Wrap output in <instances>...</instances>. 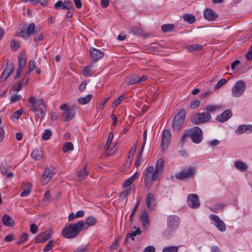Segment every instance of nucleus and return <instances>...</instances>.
I'll list each match as a JSON object with an SVG mask.
<instances>
[{
	"label": "nucleus",
	"instance_id": "1",
	"mask_svg": "<svg viewBox=\"0 0 252 252\" xmlns=\"http://www.w3.org/2000/svg\"><path fill=\"white\" fill-rule=\"evenodd\" d=\"M84 229H87V227L83 220L77 223L68 225L63 228L62 231V235L66 239H73L76 237Z\"/></svg>",
	"mask_w": 252,
	"mask_h": 252
},
{
	"label": "nucleus",
	"instance_id": "2",
	"mask_svg": "<svg viewBox=\"0 0 252 252\" xmlns=\"http://www.w3.org/2000/svg\"><path fill=\"white\" fill-rule=\"evenodd\" d=\"M29 102L31 104L30 110L34 113L35 116L40 119V121L46 115V107L43 99L35 100V97L31 95L29 98Z\"/></svg>",
	"mask_w": 252,
	"mask_h": 252
},
{
	"label": "nucleus",
	"instance_id": "3",
	"mask_svg": "<svg viewBox=\"0 0 252 252\" xmlns=\"http://www.w3.org/2000/svg\"><path fill=\"white\" fill-rule=\"evenodd\" d=\"M159 175L156 172L154 167L149 166L144 171L143 174L144 183L145 188L149 190L151 186L152 181L156 180Z\"/></svg>",
	"mask_w": 252,
	"mask_h": 252
},
{
	"label": "nucleus",
	"instance_id": "4",
	"mask_svg": "<svg viewBox=\"0 0 252 252\" xmlns=\"http://www.w3.org/2000/svg\"><path fill=\"white\" fill-rule=\"evenodd\" d=\"M186 110L182 108L175 116L172 125V128L175 131H179L182 128L186 117Z\"/></svg>",
	"mask_w": 252,
	"mask_h": 252
},
{
	"label": "nucleus",
	"instance_id": "5",
	"mask_svg": "<svg viewBox=\"0 0 252 252\" xmlns=\"http://www.w3.org/2000/svg\"><path fill=\"white\" fill-rule=\"evenodd\" d=\"M211 118L210 113L206 111L194 114L191 117V121L194 125H199L209 122Z\"/></svg>",
	"mask_w": 252,
	"mask_h": 252
},
{
	"label": "nucleus",
	"instance_id": "6",
	"mask_svg": "<svg viewBox=\"0 0 252 252\" xmlns=\"http://www.w3.org/2000/svg\"><path fill=\"white\" fill-rule=\"evenodd\" d=\"M189 137L192 141L195 144H199L203 140V132L202 129L198 127L194 126L187 129Z\"/></svg>",
	"mask_w": 252,
	"mask_h": 252
},
{
	"label": "nucleus",
	"instance_id": "7",
	"mask_svg": "<svg viewBox=\"0 0 252 252\" xmlns=\"http://www.w3.org/2000/svg\"><path fill=\"white\" fill-rule=\"evenodd\" d=\"M246 89L245 82L243 80L237 81L231 89V95L233 97H239L244 93Z\"/></svg>",
	"mask_w": 252,
	"mask_h": 252
},
{
	"label": "nucleus",
	"instance_id": "8",
	"mask_svg": "<svg viewBox=\"0 0 252 252\" xmlns=\"http://www.w3.org/2000/svg\"><path fill=\"white\" fill-rule=\"evenodd\" d=\"M195 170L194 167H189L188 168L184 169L180 172L175 174V177L178 180L189 178L193 176Z\"/></svg>",
	"mask_w": 252,
	"mask_h": 252
},
{
	"label": "nucleus",
	"instance_id": "9",
	"mask_svg": "<svg viewBox=\"0 0 252 252\" xmlns=\"http://www.w3.org/2000/svg\"><path fill=\"white\" fill-rule=\"evenodd\" d=\"M209 218L211 220L213 221V223L219 231L221 232L225 231V224L217 215L211 214L209 215Z\"/></svg>",
	"mask_w": 252,
	"mask_h": 252
},
{
	"label": "nucleus",
	"instance_id": "10",
	"mask_svg": "<svg viewBox=\"0 0 252 252\" xmlns=\"http://www.w3.org/2000/svg\"><path fill=\"white\" fill-rule=\"evenodd\" d=\"M6 66L0 76V81L1 82L5 81L10 75L13 72L15 69V65L14 63H11L8 64V60H6Z\"/></svg>",
	"mask_w": 252,
	"mask_h": 252
},
{
	"label": "nucleus",
	"instance_id": "11",
	"mask_svg": "<svg viewBox=\"0 0 252 252\" xmlns=\"http://www.w3.org/2000/svg\"><path fill=\"white\" fill-rule=\"evenodd\" d=\"M35 32H36V31L35 30V25L33 23H32L28 26L26 32L23 30L20 31L19 36L27 40L32 34Z\"/></svg>",
	"mask_w": 252,
	"mask_h": 252
},
{
	"label": "nucleus",
	"instance_id": "12",
	"mask_svg": "<svg viewBox=\"0 0 252 252\" xmlns=\"http://www.w3.org/2000/svg\"><path fill=\"white\" fill-rule=\"evenodd\" d=\"M55 173L54 167H51L46 168L43 173V178L41 180V184L43 185L47 184L51 179L52 177Z\"/></svg>",
	"mask_w": 252,
	"mask_h": 252
},
{
	"label": "nucleus",
	"instance_id": "13",
	"mask_svg": "<svg viewBox=\"0 0 252 252\" xmlns=\"http://www.w3.org/2000/svg\"><path fill=\"white\" fill-rule=\"evenodd\" d=\"M180 223V219L179 217L175 215H171L168 216L167 218V226L172 229L176 230Z\"/></svg>",
	"mask_w": 252,
	"mask_h": 252
},
{
	"label": "nucleus",
	"instance_id": "14",
	"mask_svg": "<svg viewBox=\"0 0 252 252\" xmlns=\"http://www.w3.org/2000/svg\"><path fill=\"white\" fill-rule=\"evenodd\" d=\"M187 202L191 208H197L200 206L198 196L195 194H190L188 195Z\"/></svg>",
	"mask_w": 252,
	"mask_h": 252
},
{
	"label": "nucleus",
	"instance_id": "15",
	"mask_svg": "<svg viewBox=\"0 0 252 252\" xmlns=\"http://www.w3.org/2000/svg\"><path fill=\"white\" fill-rule=\"evenodd\" d=\"M171 137V133L169 130L165 129L162 136L161 148L164 150L169 144Z\"/></svg>",
	"mask_w": 252,
	"mask_h": 252
},
{
	"label": "nucleus",
	"instance_id": "16",
	"mask_svg": "<svg viewBox=\"0 0 252 252\" xmlns=\"http://www.w3.org/2000/svg\"><path fill=\"white\" fill-rule=\"evenodd\" d=\"M251 132H252V125H240L235 130V133L237 135H240L243 133L249 134Z\"/></svg>",
	"mask_w": 252,
	"mask_h": 252
},
{
	"label": "nucleus",
	"instance_id": "17",
	"mask_svg": "<svg viewBox=\"0 0 252 252\" xmlns=\"http://www.w3.org/2000/svg\"><path fill=\"white\" fill-rule=\"evenodd\" d=\"M147 208L149 210L153 211L156 207V202L155 196L153 193H148L146 200Z\"/></svg>",
	"mask_w": 252,
	"mask_h": 252
},
{
	"label": "nucleus",
	"instance_id": "18",
	"mask_svg": "<svg viewBox=\"0 0 252 252\" xmlns=\"http://www.w3.org/2000/svg\"><path fill=\"white\" fill-rule=\"evenodd\" d=\"M232 115L231 111L229 109H227L224 111L221 114L218 115L216 118V120L219 122L223 123L230 119Z\"/></svg>",
	"mask_w": 252,
	"mask_h": 252
},
{
	"label": "nucleus",
	"instance_id": "19",
	"mask_svg": "<svg viewBox=\"0 0 252 252\" xmlns=\"http://www.w3.org/2000/svg\"><path fill=\"white\" fill-rule=\"evenodd\" d=\"M1 221L3 224L8 227H13L15 226V221L12 217L4 214L1 218Z\"/></svg>",
	"mask_w": 252,
	"mask_h": 252
},
{
	"label": "nucleus",
	"instance_id": "20",
	"mask_svg": "<svg viewBox=\"0 0 252 252\" xmlns=\"http://www.w3.org/2000/svg\"><path fill=\"white\" fill-rule=\"evenodd\" d=\"M90 54L94 62H97L104 56V53L100 50L94 48L90 49Z\"/></svg>",
	"mask_w": 252,
	"mask_h": 252
},
{
	"label": "nucleus",
	"instance_id": "21",
	"mask_svg": "<svg viewBox=\"0 0 252 252\" xmlns=\"http://www.w3.org/2000/svg\"><path fill=\"white\" fill-rule=\"evenodd\" d=\"M204 18L209 21H213L217 18L218 16L210 8H206L203 12Z\"/></svg>",
	"mask_w": 252,
	"mask_h": 252
},
{
	"label": "nucleus",
	"instance_id": "22",
	"mask_svg": "<svg viewBox=\"0 0 252 252\" xmlns=\"http://www.w3.org/2000/svg\"><path fill=\"white\" fill-rule=\"evenodd\" d=\"M235 167L240 172H246L247 171L249 166L244 161L240 160H236L234 161Z\"/></svg>",
	"mask_w": 252,
	"mask_h": 252
},
{
	"label": "nucleus",
	"instance_id": "23",
	"mask_svg": "<svg viewBox=\"0 0 252 252\" xmlns=\"http://www.w3.org/2000/svg\"><path fill=\"white\" fill-rule=\"evenodd\" d=\"M10 167L6 164H2L1 165L0 170L3 175H5L7 178H11L13 177V174L9 172Z\"/></svg>",
	"mask_w": 252,
	"mask_h": 252
},
{
	"label": "nucleus",
	"instance_id": "24",
	"mask_svg": "<svg viewBox=\"0 0 252 252\" xmlns=\"http://www.w3.org/2000/svg\"><path fill=\"white\" fill-rule=\"evenodd\" d=\"M51 237V235L49 232H43L42 233L39 234L36 238L37 243H43L46 241L49 238Z\"/></svg>",
	"mask_w": 252,
	"mask_h": 252
},
{
	"label": "nucleus",
	"instance_id": "25",
	"mask_svg": "<svg viewBox=\"0 0 252 252\" xmlns=\"http://www.w3.org/2000/svg\"><path fill=\"white\" fill-rule=\"evenodd\" d=\"M75 116V112L71 111L68 108H66L63 113V121H68L71 120Z\"/></svg>",
	"mask_w": 252,
	"mask_h": 252
},
{
	"label": "nucleus",
	"instance_id": "26",
	"mask_svg": "<svg viewBox=\"0 0 252 252\" xmlns=\"http://www.w3.org/2000/svg\"><path fill=\"white\" fill-rule=\"evenodd\" d=\"M140 220L144 227L149 225V216L146 210L142 211L140 216Z\"/></svg>",
	"mask_w": 252,
	"mask_h": 252
},
{
	"label": "nucleus",
	"instance_id": "27",
	"mask_svg": "<svg viewBox=\"0 0 252 252\" xmlns=\"http://www.w3.org/2000/svg\"><path fill=\"white\" fill-rule=\"evenodd\" d=\"M32 158L36 160H39L42 158V151L40 149H36L33 150L31 153Z\"/></svg>",
	"mask_w": 252,
	"mask_h": 252
},
{
	"label": "nucleus",
	"instance_id": "28",
	"mask_svg": "<svg viewBox=\"0 0 252 252\" xmlns=\"http://www.w3.org/2000/svg\"><path fill=\"white\" fill-rule=\"evenodd\" d=\"M126 81L128 85H133L139 83L138 76L136 74H133L129 77H127L126 79Z\"/></svg>",
	"mask_w": 252,
	"mask_h": 252
},
{
	"label": "nucleus",
	"instance_id": "29",
	"mask_svg": "<svg viewBox=\"0 0 252 252\" xmlns=\"http://www.w3.org/2000/svg\"><path fill=\"white\" fill-rule=\"evenodd\" d=\"M221 109V106L219 105L210 104L207 105L204 109L206 111V112H208L210 113L211 112H216Z\"/></svg>",
	"mask_w": 252,
	"mask_h": 252
},
{
	"label": "nucleus",
	"instance_id": "30",
	"mask_svg": "<svg viewBox=\"0 0 252 252\" xmlns=\"http://www.w3.org/2000/svg\"><path fill=\"white\" fill-rule=\"evenodd\" d=\"M128 32L134 35L142 36L143 35L142 30L138 27H130L128 29Z\"/></svg>",
	"mask_w": 252,
	"mask_h": 252
},
{
	"label": "nucleus",
	"instance_id": "31",
	"mask_svg": "<svg viewBox=\"0 0 252 252\" xmlns=\"http://www.w3.org/2000/svg\"><path fill=\"white\" fill-rule=\"evenodd\" d=\"M87 174L88 172L86 170L85 166L84 168L82 169L76 173V175L75 178L77 180H81L84 179L87 175Z\"/></svg>",
	"mask_w": 252,
	"mask_h": 252
},
{
	"label": "nucleus",
	"instance_id": "32",
	"mask_svg": "<svg viewBox=\"0 0 252 252\" xmlns=\"http://www.w3.org/2000/svg\"><path fill=\"white\" fill-rule=\"evenodd\" d=\"M92 95L89 94L84 97H81L78 99V102L82 105H85L89 103L91 100Z\"/></svg>",
	"mask_w": 252,
	"mask_h": 252
},
{
	"label": "nucleus",
	"instance_id": "33",
	"mask_svg": "<svg viewBox=\"0 0 252 252\" xmlns=\"http://www.w3.org/2000/svg\"><path fill=\"white\" fill-rule=\"evenodd\" d=\"M164 165V160L162 158H159L157 162L156 165V168L155 170L157 173H158L159 175H160L162 168Z\"/></svg>",
	"mask_w": 252,
	"mask_h": 252
},
{
	"label": "nucleus",
	"instance_id": "34",
	"mask_svg": "<svg viewBox=\"0 0 252 252\" xmlns=\"http://www.w3.org/2000/svg\"><path fill=\"white\" fill-rule=\"evenodd\" d=\"M183 20L189 24L194 23L195 21V17L191 14H185L183 16Z\"/></svg>",
	"mask_w": 252,
	"mask_h": 252
},
{
	"label": "nucleus",
	"instance_id": "35",
	"mask_svg": "<svg viewBox=\"0 0 252 252\" xmlns=\"http://www.w3.org/2000/svg\"><path fill=\"white\" fill-rule=\"evenodd\" d=\"M175 230L167 226V229L163 232V235L165 238L169 239L173 236Z\"/></svg>",
	"mask_w": 252,
	"mask_h": 252
},
{
	"label": "nucleus",
	"instance_id": "36",
	"mask_svg": "<svg viewBox=\"0 0 252 252\" xmlns=\"http://www.w3.org/2000/svg\"><path fill=\"white\" fill-rule=\"evenodd\" d=\"M137 178L136 174H134L131 177H130L128 179L126 180L124 183H123V186L124 187H128Z\"/></svg>",
	"mask_w": 252,
	"mask_h": 252
},
{
	"label": "nucleus",
	"instance_id": "37",
	"mask_svg": "<svg viewBox=\"0 0 252 252\" xmlns=\"http://www.w3.org/2000/svg\"><path fill=\"white\" fill-rule=\"evenodd\" d=\"M203 46L199 44H192L188 47V50L189 51H195L200 50Z\"/></svg>",
	"mask_w": 252,
	"mask_h": 252
},
{
	"label": "nucleus",
	"instance_id": "38",
	"mask_svg": "<svg viewBox=\"0 0 252 252\" xmlns=\"http://www.w3.org/2000/svg\"><path fill=\"white\" fill-rule=\"evenodd\" d=\"M96 219L92 217H88L86 220V224L87 225V227L90 226L94 225L96 223Z\"/></svg>",
	"mask_w": 252,
	"mask_h": 252
},
{
	"label": "nucleus",
	"instance_id": "39",
	"mask_svg": "<svg viewBox=\"0 0 252 252\" xmlns=\"http://www.w3.org/2000/svg\"><path fill=\"white\" fill-rule=\"evenodd\" d=\"M174 26L173 24H165L161 26V30L163 32H169L173 30Z\"/></svg>",
	"mask_w": 252,
	"mask_h": 252
},
{
	"label": "nucleus",
	"instance_id": "40",
	"mask_svg": "<svg viewBox=\"0 0 252 252\" xmlns=\"http://www.w3.org/2000/svg\"><path fill=\"white\" fill-rule=\"evenodd\" d=\"M52 135V131L49 129H46L44 130L42 136V140H48L51 136Z\"/></svg>",
	"mask_w": 252,
	"mask_h": 252
},
{
	"label": "nucleus",
	"instance_id": "41",
	"mask_svg": "<svg viewBox=\"0 0 252 252\" xmlns=\"http://www.w3.org/2000/svg\"><path fill=\"white\" fill-rule=\"evenodd\" d=\"M28 238V234L27 233H23L18 239L16 242L17 245H20L24 243Z\"/></svg>",
	"mask_w": 252,
	"mask_h": 252
},
{
	"label": "nucleus",
	"instance_id": "42",
	"mask_svg": "<svg viewBox=\"0 0 252 252\" xmlns=\"http://www.w3.org/2000/svg\"><path fill=\"white\" fill-rule=\"evenodd\" d=\"M178 247L177 246L166 247L162 249V252H177Z\"/></svg>",
	"mask_w": 252,
	"mask_h": 252
},
{
	"label": "nucleus",
	"instance_id": "43",
	"mask_svg": "<svg viewBox=\"0 0 252 252\" xmlns=\"http://www.w3.org/2000/svg\"><path fill=\"white\" fill-rule=\"evenodd\" d=\"M188 137H189V134L187 130L184 132L179 143V144L181 147H183L185 143L187 141V138Z\"/></svg>",
	"mask_w": 252,
	"mask_h": 252
},
{
	"label": "nucleus",
	"instance_id": "44",
	"mask_svg": "<svg viewBox=\"0 0 252 252\" xmlns=\"http://www.w3.org/2000/svg\"><path fill=\"white\" fill-rule=\"evenodd\" d=\"M23 54L21 53L18 57V68L23 69L26 64L25 59L23 60Z\"/></svg>",
	"mask_w": 252,
	"mask_h": 252
},
{
	"label": "nucleus",
	"instance_id": "45",
	"mask_svg": "<svg viewBox=\"0 0 252 252\" xmlns=\"http://www.w3.org/2000/svg\"><path fill=\"white\" fill-rule=\"evenodd\" d=\"M136 148H137V145L135 144L131 148V150L129 152L128 159H129L130 162L132 160L133 156L136 152Z\"/></svg>",
	"mask_w": 252,
	"mask_h": 252
},
{
	"label": "nucleus",
	"instance_id": "46",
	"mask_svg": "<svg viewBox=\"0 0 252 252\" xmlns=\"http://www.w3.org/2000/svg\"><path fill=\"white\" fill-rule=\"evenodd\" d=\"M73 150V145L71 142H66L64 146L63 151L66 153L69 151H72Z\"/></svg>",
	"mask_w": 252,
	"mask_h": 252
},
{
	"label": "nucleus",
	"instance_id": "47",
	"mask_svg": "<svg viewBox=\"0 0 252 252\" xmlns=\"http://www.w3.org/2000/svg\"><path fill=\"white\" fill-rule=\"evenodd\" d=\"M10 47L12 50L16 51L17 50L19 47H20V44L18 42L16 41L15 40H12L10 43Z\"/></svg>",
	"mask_w": 252,
	"mask_h": 252
},
{
	"label": "nucleus",
	"instance_id": "48",
	"mask_svg": "<svg viewBox=\"0 0 252 252\" xmlns=\"http://www.w3.org/2000/svg\"><path fill=\"white\" fill-rule=\"evenodd\" d=\"M142 152H143V149H141L137 159L135 162V166L136 167H138L142 162L143 159H142Z\"/></svg>",
	"mask_w": 252,
	"mask_h": 252
},
{
	"label": "nucleus",
	"instance_id": "49",
	"mask_svg": "<svg viewBox=\"0 0 252 252\" xmlns=\"http://www.w3.org/2000/svg\"><path fill=\"white\" fill-rule=\"evenodd\" d=\"M55 242L53 240L50 241L47 245L45 246V247L44 248L43 251L44 252H47L49 251L54 246Z\"/></svg>",
	"mask_w": 252,
	"mask_h": 252
},
{
	"label": "nucleus",
	"instance_id": "50",
	"mask_svg": "<svg viewBox=\"0 0 252 252\" xmlns=\"http://www.w3.org/2000/svg\"><path fill=\"white\" fill-rule=\"evenodd\" d=\"M64 2L62 0H58L54 5L55 8L57 9H64Z\"/></svg>",
	"mask_w": 252,
	"mask_h": 252
},
{
	"label": "nucleus",
	"instance_id": "51",
	"mask_svg": "<svg viewBox=\"0 0 252 252\" xmlns=\"http://www.w3.org/2000/svg\"><path fill=\"white\" fill-rule=\"evenodd\" d=\"M113 138V133L112 132H110L109 134L108 137V139H107V143H106L105 147V149H106L107 150L109 149L110 145V144L112 142Z\"/></svg>",
	"mask_w": 252,
	"mask_h": 252
},
{
	"label": "nucleus",
	"instance_id": "52",
	"mask_svg": "<svg viewBox=\"0 0 252 252\" xmlns=\"http://www.w3.org/2000/svg\"><path fill=\"white\" fill-rule=\"evenodd\" d=\"M227 82L225 79L220 80L214 87V90H217L226 83Z\"/></svg>",
	"mask_w": 252,
	"mask_h": 252
},
{
	"label": "nucleus",
	"instance_id": "53",
	"mask_svg": "<svg viewBox=\"0 0 252 252\" xmlns=\"http://www.w3.org/2000/svg\"><path fill=\"white\" fill-rule=\"evenodd\" d=\"M29 71L31 72L36 67V63L34 61L31 60L29 62Z\"/></svg>",
	"mask_w": 252,
	"mask_h": 252
},
{
	"label": "nucleus",
	"instance_id": "54",
	"mask_svg": "<svg viewBox=\"0 0 252 252\" xmlns=\"http://www.w3.org/2000/svg\"><path fill=\"white\" fill-rule=\"evenodd\" d=\"M200 104V101L198 100H195L192 101L190 104V108L191 109H194L197 108Z\"/></svg>",
	"mask_w": 252,
	"mask_h": 252
},
{
	"label": "nucleus",
	"instance_id": "55",
	"mask_svg": "<svg viewBox=\"0 0 252 252\" xmlns=\"http://www.w3.org/2000/svg\"><path fill=\"white\" fill-rule=\"evenodd\" d=\"M64 9L69 10L72 7V3L71 1L68 0H64Z\"/></svg>",
	"mask_w": 252,
	"mask_h": 252
},
{
	"label": "nucleus",
	"instance_id": "56",
	"mask_svg": "<svg viewBox=\"0 0 252 252\" xmlns=\"http://www.w3.org/2000/svg\"><path fill=\"white\" fill-rule=\"evenodd\" d=\"M124 99L123 95H120L118 99H117L115 101H114L112 104V107H116L118 104H119L122 100Z\"/></svg>",
	"mask_w": 252,
	"mask_h": 252
},
{
	"label": "nucleus",
	"instance_id": "57",
	"mask_svg": "<svg viewBox=\"0 0 252 252\" xmlns=\"http://www.w3.org/2000/svg\"><path fill=\"white\" fill-rule=\"evenodd\" d=\"M224 207V205H223L222 204H217L214 208H212L211 209L213 212L215 213H217L219 210L222 209Z\"/></svg>",
	"mask_w": 252,
	"mask_h": 252
},
{
	"label": "nucleus",
	"instance_id": "58",
	"mask_svg": "<svg viewBox=\"0 0 252 252\" xmlns=\"http://www.w3.org/2000/svg\"><path fill=\"white\" fill-rule=\"evenodd\" d=\"M38 231V227L37 225L34 224L32 223L30 226V231L32 234H35Z\"/></svg>",
	"mask_w": 252,
	"mask_h": 252
},
{
	"label": "nucleus",
	"instance_id": "59",
	"mask_svg": "<svg viewBox=\"0 0 252 252\" xmlns=\"http://www.w3.org/2000/svg\"><path fill=\"white\" fill-rule=\"evenodd\" d=\"M21 98V96L19 94H15L13 95L11 97V102L14 103L18 100H19Z\"/></svg>",
	"mask_w": 252,
	"mask_h": 252
},
{
	"label": "nucleus",
	"instance_id": "60",
	"mask_svg": "<svg viewBox=\"0 0 252 252\" xmlns=\"http://www.w3.org/2000/svg\"><path fill=\"white\" fill-rule=\"evenodd\" d=\"M220 144V141L217 139H215L211 141L208 142V145L209 146L214 147Z\"/></svg>",
	"mask_w": 252,
	"mask_h": 252
},
{
	"label": "nucleus",
	"instance_id": "61",
	"mask_svg": "<svg viewBox=\"0 0 252 252\" xmlns=\"http://www.w3.org/2000/svg\"><path fill=\"white\" fill-rule=\"evenodd\" d=\"M156 252V248L154 246H149L146 247L144 251L143 252Z\"/></svg>",
	"mask_w": 252,
	"mask_h": 252
},
{
	"label": "nucleus",
	"instance_id": "62",
	"mask_svg": "<svg viewBox=\"0 0 252 252\" xmlns=\"http://www.w3.org/2000/svg\"><path fill=\"white\" fill-rule=\"evenodd\" d=\"M14 235L12 234H9L6 236L4 238V241L6 242H10L14 240Z\"/></svg>",
	"mask_w": 252,
	"mask_h": 252
},
{
	"label": "nucleus",
	"instance_id": "63",
	"mask_svg": "<svg viewBox=\"0 0 252 252\" xmlns=\"http://www.w3.org/2000/svg\"><path fill=\"white\" fill-rule=\"evenodd\" d=\"M22 114V112L18 110L14 112L12 114V117L14 119H18L19 117Z\"/></svg>",
	"mask_w": 252,
	"mask_h": 252
},
{
	"label": "nucleus",
	"instance_id": "64",
	"mask_svg": "<svg viewBox=\"0 0 252 252\" xmlns=\"http://www.w3.org/2000/svg\"><path fill=\"white\" fill-rule=\"evenodd\" d=\"M31 192V189H26L21 192V196L22 197L27 196L28 195H29L30 194Z\"/></svg>",
	"mask_w": 252,
	"mask_h": 252
}]
</instances>
